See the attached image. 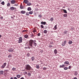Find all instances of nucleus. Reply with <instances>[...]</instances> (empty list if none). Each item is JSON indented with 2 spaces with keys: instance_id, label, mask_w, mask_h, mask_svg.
Wrapping results in <instances>:
<instances>
[{
  "instance_id": "obj_50",
  "label": "nucleus",
  "mask_w": 79,
  "mask_h": 79,
  "mask_svg": "<svg viewBox=\"0 0 79 79\" xmlns=\"http://www.w3.org/2000/svg\"><path fill=\"white\" fill-rule=\"evenodd\" d=\"M38 36H40V33H38Z\"/></svg>"
},
{
  "instance_id": "obj_54",
  "label": "nucleus",
  "mask_w": 79,
  "mask_h": 79,
  "mask_svg": "<svg viewBox=\"0 0 79 79\" xmlns=\"http://www.w3.org/2000/svg\"><path fill=\"white\" fill-rule=\"evenodd\" d=\"M73 79H77V78L76 77H74Z\"/></svg>"
},
{
  "instance_id": "obj_17",
  "label": "nucleus",
  "mask_w": 79,
  "mask_h": 79,
  "mask_svg": "<svg viewBox=\"0 0 79 79\" xmlns=\"http://www.w3.org/2000/svg\"><path fill=\"white\" fill-rule=\"evenodd\" d=\"M64 63L66 64H69V62H68V61H66Z\"/></svg>"
},
{
  "instance_id": "obj_61",
  "label": "nucleus",
  "mask_w": 79,
  "mask_h": 79,
  "mask_svg": "<svg viewBox=\"0 0 79 79\" xmlns=\"http://www.w3.org/2000/svg\"><path fill=\"white\" fill-rule=\"evenodd\" d=\"M0 2H1V0H0Z\"/></svg>"
},
{
  "instance_id": "obj_51",
  "label": "nucleus",
  "mask_w": 79,
  "mask_h": 79,
  "mask_svg": "<svg viewBox=\"0 0 79 79\" xmlns=\"http://www.w3.org/2000/svg\"><path fill=\"white\" fill-rule=\"evenodd\" d=\"M41 52H44V50H41Z\"/></svg>"
},
{
  "instance_id": "obj_43",
  "label": "nucleus",
  "mask_w": 79,
  "mask_h": 79,
  "mask_svg": "<svg viewBox=\"0 0 79 79\" xmlns=\"http://www.w3.org/2000/svg\"><path fill=\"white\" fill-rule=\"evenodd\" d=\"M27 32V30H23V31H22V32Z\"/></svg>"
},
{
  "instance_id": "obj_5",
  "label": "nucleus",
  "mask_w": 79,
  "mask_h": 79,
  "mask_svg": "<svg viewBox=\"0 0 79 79\" xmlns=\"http://www.w3.org/2000/svg\"><path fill=\"white\" fill-rule=\"evenodd\" d=\"M8 52H13V51H14V49L10 48L8 50Z\"/></svg>"
},
{
  "instance_id": "obj_11",
  "label": "nucleus",
  "mask_w": 79,
  "mask_h": 79,
  "mask_svg": "<svg viewBox=\"0 0 79 79\" xmlns=\"http://www.w3.org/2000/svg\"><path fill=\"white\" fill-rule=\"evenodd\" d=\"M21 13L22 14H25V13H26V11L22 10L21 11Z\"/></svg>"
},
{
  "instance_id": "obj_36",
  "label": "nucleus",
  "mask_w": 79,
  "mask_h": 79,
  "mask_svg": "<svg viewBox=\"0 0 79 79\" xmlns=\"http://www.w3.org/2000/svg\"><path fill=\"white\" fill-rule=\"evenodd\" d=\"M34 59H35L34 57H31V60L32 61H34Z\"/></svg>"
},
{
  "instance_id": "obj_26",
  "label": "nucleus",
  "mask_w": 79,
  "mask_h": 79,
  "mask_svg": "<svg viewBox=\"0 0 79 79\" xmlns=\"http://www.w3.org/2000/svg\"><path fill=\"white\" fill-rule=\"evenodd\" d=\"M25 38H27L28 37V35H25L24 36Z\"/></svg>"
},
{
  "instance_id": "obj_8",
  "label": "nucleus",
  "mask_w": 79,
  "mask_h": 79,
  "mask_svg": "<svg viewBox=\"0 0 79 79\" xmlns=\"http://www.w3.org/2000/svg\"><path fill=\"white\" fill-rule=\"evenodd\" d=\"M23 2L26 3V4H27V3L29 2V0H24L23 1Z\"/></svg>"
},
{
  "instance_id": "obj_31",
  "label": "nucleus",
  "mask_w": 79,
  "mask_h": 79,
  "mask_svg": "<svg viewBox=\"0 0 79 79\" xmlns=\"http://www.w3.org/2000/svg\"><path fill=\"white\" fill-rule=\"evenodd\" d=\"M26 15H27V16H29V13L28 12H26Z\"/></svg>"
},
{
  "instance_id": "obj_30",
  "label": "nucleus",
  "mask_w": 79,
  "mask_h": 79,
  "mask_svg": "<svg viewBox=\"0 0 79 79\" xmlns=\"http://www.w3.org/2000/svg\"><path fill=\"white\" fill-rule=\"evenodd\" d=\"M11 57H12V55L11 54H10L8 56V58H11Z\"/></svg>"
},
{
  "instance_id": "obj_44",
  "label": "nucleus",
  "mask_w": 79,
  "mask_h": 79,
  "mask_svg": "<svg viewBox=\"0 0 79 79\" xmlns=\"http://www.w3.org/2000/svg\"><path fill=\"white\" fill-rule=\"evenodd\" d=\"M41 26V28H44V25H40Z\"/></svg>"
},
{
  "instance_id": "obj_22",
  "label": "nucleus",
  "mask_w": 79,
  "mask_h": 79,
  "mask_svg": "<svg viewBox=\"0 0 79 79\" xmlns=\"http://www.w3.org/2000/svg\"><path fill=\"white\" fill-rule=\"evenodd\" d=\"M73 43V42H72V41H69V44H72V43Z\"/></svg>"
},
{
  "instance_id": "obj_53",
  "label": "nucleus",
  "mask_w": 79,
  "mask_h": 79,
  "mask_svg": "<svg viewBox=\"0 0 79 79\" xmlns=\"http://www.w3.org/2000/svg\"><path fill=\"white\" fill-rule=\"evenodd\" d=\"M11 18H12V19H13V18H14V17H11Z\"/></svg>"
},
{
  "instance_id": "obj_12",
  "label": "nucleus",
  "mask_w": 79,
  "mask_h": 79,
  "mask_svg": "<svg viewBox=\"0 0 79 79\" xmlns=\"http://www.w3.org/2000/svg\"><path fill=\"white\" fill-rule=\"evenodd\" d=\"M65 66V65H64V64H62V65H60L59 68H63Z\"/></svg>"
},
{
  "instance_id": "obj_29",
  "label": "nucleus",
  "mask_w": 79,
  "mask_h": 79,
  "mask_svg": "<svg viewBox=\"0 0 79 79\" xmlns=\"http://www.w3.org/2000/svg\"><path fill=\"white\" fill-rule=\"evenodd\" d=\"M33 13V12L32 11H30L29 12V14L30 15H32Z\"/></svg>"
},
{
  "instance_id": "obj_13",
  "label": "nucleus",
  "mask_w": 79,
  "mask_h": 79,
  "mask_svg": "<svg viewBox=\"0 0 79 79\" xmlns=\"http://www.w3.org/2000/svg\"><path fill=\"white\" fill-rule=\"evenodd\" d=\"M64 34H67L68 33V31L66 30H65L64 31Z\"/></svg>"
},
{
  "instance_id": "obj_9",
  "label": "nucleus",
  "mask_w": 79,
  "mask_h": 79,
  "mask_svg": "<svg viewBox=\"0 0 79 79\" xmlns=\"http://www.w3.org/2000/svg\"><path fill=\"white\" fill-rule=\"evenodd\" d=\"M16 10V8L14 7H11L10 8V10Z\"/></svg>"
},
{
  "instance_id": "obj_24",
  "label": "nucleus",
  "mask_w": 79,
  "mask_h": 79,
  "mask_svg": "<svg viewBox=\"0 0 79 79\" xmlns=\"http://www.w3.org/2000/svg\"><path fill=\"white\" fill-rule=\"evenodd\" d=\"M1 4L2 5H5V2L4 1H3L1 3Z\"/></svg>"
},
{
  "instance_id": "obj_35",
  "label": "nucleus",
  "mask_w": 79,
  "mask_h": 79,
  "mask_svg": "<svg viewBox=\"0 0 79 79\" xmlns=\"http://www.w3.org/2000/svg\"><path fill=\"white\" fill-rule=\"evenodd\" d=\"M77 74H78V73L77 72H75L74 74L75 76H77Z\"/></svg>"
},
{
  "instance_id": "obj_57",
  "label": "nucleus",
  "mask_w": 79,
  "mask_h": 79,
  "mask_svg": "<svg viewBox=\"0 0 79 79\" xmlns=\"http://www.w3.org/2000/svg\"><path fill=\"white\" fill-rule=\"evenodd\" d=\"M25 48L27 49V47H25Z\"/></svg>"
},
{
  "instance_id": "obj_40",
  "label": "nucleus",
  "mask_w": 79,
  "mask_h": 79,
  "mask_svg": "<svg viewBox=\"0 0 79 79\" xmlns=\"http://www.w3.org/2000/svg\"><path fill=\"white\" fill-rule=\"evenodd\" d=\"M5 66H4V65H2V66L1 68H5Z\"/></svg>"
},
{
  "instance_id": "obj_19",
  "label": "nucleus",
  "mask_w": 79,
  "mask_h": 79,
  "mask_svg": "<svg viewBox=\"0 0 79 79\" xmlns=\"http://www.w3.org/2000/svg\"><path fill=\"white\" fill-rule=\"evenodd\" d=\"M31 10H32V9H31V8L30 7L28 8V9H27L28 11H31Z\"/></svg>"
},
{
  "instance_id": "obj_20",
  "label": "nucleus",
  "mask_w": 79,
  "mask_h": 79,
  "mask_svg": "<svg viewBox=\"0 0 79 79\" xmlns=\"http://www.w3.org/2000/svg\"><path fill=\"white\" fill-rule=\"evenodd\" d=\"M47 32H48L47 30H45L44 31V34H47Z\"/></svg>"
},
{
  "instance_id": "obj_34",
  "label": "nucleus",
  "mask_w": 79,
  "mask_h": 79,
  "mask_svg": "<svg viewBox=\"0 0 79 79\" xmlns=\"http://www.w3.org/2000/svg\"><path fill=\"white\" fill-rule=\"evenodd\" d=\"M16 68H13L12 69V70H13V71H15V70H16Z\"/></svg>"
},
{
  "instance_id": "obj_59",
  "label": "nucleus",
  "mask_w": 79,
  "mask_h": 79,
  "mask_svg": "<svg viewBox=\"0 0 79 79\" xmlns=\"http://www.w3.org/2000/svg\"><path fill=\"white\" fill-rule=\"evenodd\" d=\"M15 6H17V5H15Z\"/></svg>"
},
{
  "instance_id": "obj_48",
  "label": "nucleus",
  "mask_w": 79,
  "mask_h": 79,
  "mask_svg": "<svg viewBox=\"0 0 79 79\" xmlns=\"http://www.w3.org/2000/svg\"><path fill=\"white\" fill-rule=\"evenodd\" d=\"M34 45H35V46H36L37 45V44H36V43H34Z\"/></svg>"
},
{
  "instance_id": "obj_55",
  "label": "nucleus",
  "mask_w": 79,
  "mask_h": 79,
  "mask_svg": "<svg viewBox=\"0 0 79 79\" xmlns=\"http://www.w3.org/2000/svg\"><path fill=\"white\" fill-rule=\"evenodd\" d=\"M2 37V35H0V38H1Z\"/></svg>"
},
{
  "instance_id": "obj_6",
  "label": "nucleus",
  "mask_w": 79,
  "mask_h": 79,
  "mask_svg": "<svg viewBox=\"0 0 79 79\" xmlns=\"http://www.w3.org/2000/svg\"><path fill=\"white\" fill-rule=\"evenodd\" d=\"M11 3L12 4H15L16 3V1L15 0H12L11 1Z\"/></svg>"
},
{
  "instance_id": "obj_37",
  "label": "nucleus",
  "mask_w": 79,
  "mask_h": 79,
  "mask_svg": "<svg viewBox=\"0 0 79 79\" xmlns=\"http://www.w3.org/2000/svg\"><path fill=\"white\" fill-rule=\"evenodd\" d=\"M36 68H37V69H39V65H36Z\"/></svg>"
},
{
  "instance_id": "obj_2",
  "label": "nucleus",
  "mask_w": 79,
  "mask_h": 79,
  "mask_svg": "<svg viewBox=\"0 0 79 79\" xmlns=\"http://www.w3.org/2000/svg\"><path fill=\"white\" fill-rule=\"evenodd\" d=\"M31 69V67L29 65H26V69L27 70H30Z\"/></svg>"
},
{
  "instance_id": "obj_33",
  "label": "nucleus",
  "mask_w": 79,
  "mask_h": 79,
  "mask_svg": "<svg viewBox=\"0 0 79 79\" xmlns=\"http://www.w3.org/2000/svg\"><path fill=\"white\" fill-rule=\"evenodd\" d=\"M50 21H53V18L52 17L50 19Z\"/></svg>"
},
{
  "instance_id": "obj_27",
  "label": "nucleus",
  "mask_w": 79,
  "mask_h": 79,
  "mask_svg": "<svg viewBox=\"0 0 79 79\" xmlns=\"http://www.w3.org/2000/svg\"><path fill=\"white\" fill-rule=\"evenodd\" d=\"M16 76L18 78H20L21 77V75H17Z\"/></svg>"
},
{
  "instance_id": "obj_21",
  "label": "nucleus",
  "mask_w": 79,
  "mask_h": 79,
  "mask_svg": "<svg viewBox=\"0 0 79 79\" xmlns=\"http://www.w3.org/2000/svg\"><path fill=\"white\" fill-rule=\"evenodd\" d=\"M63 10V12L65 13H67V11H66V10H64V9H62Z\"/></svg>"
},
{
  "instance_id": "obj_39",
  "label": "nucleus",
  "mask_w": 79,
  "mask_h": 79,
  "mask_svg": "<svg viewBox=\"0 0 79 79\" xmlns=\"http://www.w3.org/2000/svg\"><path fill=\"white\" fill-rule=\"evenodd\" d=\"M3 65L5 67L6 66V63H5L3 64Z\"/></svg>"
},
{
  "instance_id": "obj_62",
  "label": "nucleus",
  "mask_w": 79,
  "mask_h": 79,
  "mask_svg": "<svg viewBox=\"0 0 79 79\" xmlns=\"http://www.w3.org/2000/svg\"><path fill=\"white\" fill-rule=\"evenodd\" d=\"M0 16H1V15H0Z\"/></svg>"
},
{
  "instance_id": "obj_41",
  "label": "nucleus",
  "mask_w": 79,
  "mask_h": 79,
  "mask_svg": "<svg viewBox=\"0 0 79 79\" xmlns=\"http://www.w3.org/2000/svg\"><path fill=\"white\" fill-rule=\"evenodd\" d=\"M30 56V54H29V53H28L27 54V56L28 57H29Z\"/></svg>"
},
{
  "instance_id": "obj_45",
  "label": "nucleus",
  "mask_w": 79,
  "mask_h": 79,
  "mask_svg": "<svg viewBox=\"0 0 79 79\" xmlns=\"http://www.w3.org/2000/svg\"><path fill=\"white\" fill-rule=\"evenodd\" d=\"M39 18H41V17H42V15H39Z\"/></svg>"
},
{
  "instance_id": "obj_32",
  "label": "nucleus",
  "mask_w": 79,
  "mask_h": 79,
  "mask_svg": "<svg viewBox=\"0 0 79 79\" xmlns=\"http://www.w3.org/2000/svg\"><path fill=\"white\" fill-rule=\"evenodd\" d=\"M10 3H8L7 5V6H10Z\"/></svg>"
},
{
  "instance_id": "obj_1",
  "label": "nucleus",
  "mask_w": 79,
  "mask_h": 79,
  "mask_svg": "<svg viewBox=\"0 0 79 79\" xmlns=\"http://www.w3.org/2000/svg\"><path fill=\"white\" fill-rule=\"evenodd\" d=\"M23 42V38L20 37L19 38V40L18 41V43H22Z\"/></svg>"
},
{
  "instance_id": "obj_42",
  "label": "nucleus",
  "mask_w": 79,
  "mask_h": 79,
  "mask_svg": "<svg viewBox=\"0 0 79 79\" xmlns=\"http://www.w3.org/2000/svg\"><path fill=\"white\" fill-rule=\"evenodd\" d=\"M47 68H46V67H44L43 68V70H46L47 69Z\"/></svg>"
},
{
  "instance_id": "obj_7",
  "label": "nucleus",
  "mask_w": 79,
  "mask_h": 79,
  "mask_svg": "<svg viewBox=\"0 0 79 79\" xmlns=\"http://www.w3.org/2000/svg\"><path fill=\"white\" fill-rule=\"evenodd\" d=\"M53 30H55L57 29V25H56L54 26V27L53 28Z\"/></svg>"
},
{
  "instance_id": "obj_58",
  "label": "nucleus",
  "mask_w": 79,
  "mask_h": 79,
  "mask_svg": "<svg viewBox=\"0 0 79 79\" xmlns=\"http://www.w3.org/2000/svg\"><path fill=\"white\" fill-rule=\"evenodd\" d=\"M13 79V77H11L10 79Z\"/></svg>"
},
{
  "instance_id": "obj_18",
  "label": "nucleus",
  "mask_w": 79,
  "mask_h": 79,
  "mask_svg": "<svg viewBox=\"0 0 79 79\" xmlns=\"http://www.w3.org/2000/svg\"><path fill=\"white\" fill-rule=\"evenodd\" d=\"M3 74V71H0V75H1V74Z\"/></svg>"
},
{
  "instance_id": "obj_25",
  "label": "nucleus",
  "mask_w": 79,
  "mask_h": 79,
  "mask_svg": "<svg viewBox=\"0 0 79 79\" xmlns=\"http://www.w3.org/2000/svg\"><path fill=\"white\" fill-rule=\"evenodd\" d=\"M36 32V29H34L33 31V33H35V32Z\"/></svg>"
},
{
  "instance_id": "obj_47",
  "label": "nucleus",
  "mask_w": 79,
  "mask_h": 79,
  "mask_svg": "<svg viewBox=\"0 0 79 79\" xmlns=\"http://www.w3.org/2000/svg\"><path fill=\"white\" fill-rule=\"evenodd\" d=\"M3 19V17L2 16L1 17L0 19Z\"/></svg>"
},
{
  "instance_id": "obj_49",
  "label": "nucleus",
  "mask_w": 79,
  "mask_h": 79,
  "mask_svg": "<svg viewBox=\"0 0 79 79\" xmlns=\"http://www.w3.org/2000/svg\"><path fill=\"white\" fill-rule=\"evenodd\" d=\"M49 47H50V48H52V45H49Z\"/></svg>"
},
{
  "instance_id": "obj_10",
  "label": "nucleus",
  "mask_w": 79,
  "mask_h": 79,
  "mask_svg": "<svg viewBox=\"0 0 79 79\" xmlns=\"http://www.w3.org/2000/svg\"><path fill=\"white\" fill-rule=\"evenodd\" d=\"M41 24H43V25H45L46 24V22H41Z\"/></svg>"
},
{
  "instance_id": "obj_28",
  "label": "nucleus",
  "mask_w": 79,
  "mask_h": 79,
  "mask_svg": "<svg viewBox=\"0 0 79 79\" xmlns=\"http://www.w3.org/2000/svg\"><path fill=\"white\" fill-rule=\"evenodd\" d=\"M20 9H24V7L22 6H20Z\"/></svg>"
},
{
  "instance_id": "obj_46",
  "label": "nucleus",
  "mask_w": 79,
  "mask_h": 79,
  "mask_svg": "<svg viewBox=\"0 0 79 79\" xmlns=\"http://www.w3.org/2000/svg\"><path fill=\"white\" fill-rule=\"evenodd\" d=\"M71 66H69V69H71Z\"/></svg>"
},
{
  "instance_id": "obj_56",
  "label": "nucleus",
  "mask_w": 79,
  "mask_h": 79,
  "mask_svg": "<svg viewBox=\"0 0 79 79\" xmlns=\"http://www.w3.org/2000/svg\"><path fill=\"white\" fill-rule=\"evenodd\" d=\"M71 30H73V28L72 27L71 28Z\"/></svg>"
},
{
  "instance_id": "obj_52",
  "label": "nucleus",
  "mask_w": 79,
  "mask_h": 79,
  "mask_svg": "<svg viewBox=\"0 0 79 79\" xmlns=\"http://www.w3.org/2000/svg\"><path fill=\"white\" fill-rule=\"evenodd\" d=\"M14 79H18V78H17L16 77H14Z\"/></svg>"
},
{
  "instance_id": "obj_3",
  "label": "nucleus",
  "mask_w": 79,
  "mask_h": 79,
  "mask_svg": "<svg viewBox=\"0 0 79 79\" xmlns=\"http://www.w3.org/2000/svg\"><path fill=\"white\" fill-rule=\"evenodd\" d=\"M32 43H33V41L32 40H31L29 42V45L30 47H32Z\"/></svg>"
},
{
  "instance_id": "obj_38",
  "label": "nucleus",
  "mask_w": 79,
  "mask_h": 79,
  "mask_svg": "<svg viewBox=\"0 0 79 79\" xmlns=\"http://www.w3.org/2000/svg\"><path fill=\"white\" fill-rule=\"evenodd\" d=\"M28 76H31V74L30 73H28Z\"/></svg>"
},
{
  "instance_id": "obj_16",
  "label": "nucleus",
  "mask_w": 79,
  "mask_h": 79,
  "mask_svg": "<svg viewBox=\"0 0 79 79\" xmlns=\"http://www.w3.org/2000/svg\"><path fill=\"white\" fill-rule=\"evenodd\" d=\"M27 4V6H31V2H28Z\"/></svg>"
},
{
  "instance_id": "obj_4",
  "label": "nucleus",
  "mask_w": 79,
  "mask_h": 79,
  "mask_svg": "<svg viewBox=\"0 0 79 79\" xmlns=\"http://www.w3.org/2000/svg\"><path fill=\"white\" fill-rule=\"evenodd\" d=\"M66 40H65L64 42H62V46H64L65 45H66Z\"/></svg>"
},
{
  "instance_id": "obj_15",
  "label": "nucleus",
  "mask_w": 79,
  "mask_h": 79,
  "mask_svg": "<svg viewBox=\"0 0 79 79\" xmlns=\"http://www.w3.org/2000/svg\"><path fill=\"white\" fill-rule=\"evenodd\" d=\"M63 16L64 18H67L68 17V15L66 14H65Z\"/></svg>"
},
{
  "instance_id": "obj_23",
  "label": "nucleus",
  "mask_w": 79,
  "mask_h": 79,
  "mask_svg": "<svg viewBox=\"0 0 79 79\" xmlns=\"http://www.w3.org/2000/svg\"><path fill=\"white\" fill-rule=\"evenodd\" d=\"M68 69V68L66 67H65L64 68V70H67V69Z\"/></svg>"
},
{
  "instance_id": "obj_60",
  "label": "nucleus",
  "mask_w": 79,
  "mask_h": 79,
  "mask_svg": "<svg viewBox=\"0 0 79 79\" xmlns=\"http://www.w3.org/2000/svg\"><path fill=\"white\" fill-rule=\"evenodd\" d=\"M28 48L30 49V47H28Z\"/></svg>"
},
{
  "instance_id": "obj_14",
  "label": "nucleus",
  "mask_w": 79,
  "mask_h": 79,
  "mask_svg": "<svg viewBox=\"0 0 79 79\" xmlns=\"http://www.w3.org/2000/svg\"><path fill=\"white\" fill-rule=\"evenodd\" d=\"M57 52H58L57 50L56 49H55L54 50V53L55 54H56V53H57Z\"/></svg>"
}]
</instances>
